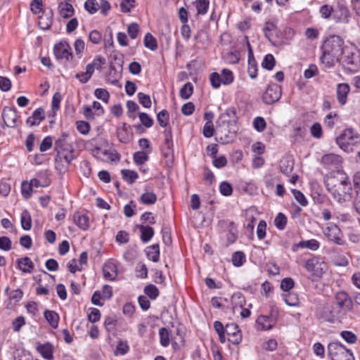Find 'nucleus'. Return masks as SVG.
<instances>
[{
  "label": "nucleus",
  "instance_id": "42",
  "mask_svg": "<svg viewBox=\"0 0 360 360\" xmlns=\"http://www.w3.org/2000/svg\"><path fill=\"white\" fill-rule=\"evenodd\" d=\"M169 119V112L167 110H161L157 115V120L160 127H166Z\"/></svg>",
  "mask_w": 360,
  "mask_h": 360
},
{
  "label": "nucleus",
  "instance_id": "56",
  "mask_svg": "<svg viewBox=\"0 0 360 360\" xmlns=\"http://www.w3.org/2000/svg\"><path fill=\"white\" fill-rule=\"evenodd\" d=\"M210 80L213 88L217 89L222 84L221 76L217 72H212L210 75Z\"/></svg>",
  "mask_w": 360,
  "mask_h": 360
},
{
  "label": "nucleus",
  "instance_id": "31",
  "mask_svg": "<svg viewBox=\"0 0 360 360\" xmlns=\"http://www.w3.org/2000/svg\"><path fill=\"white\" fill-rule=\"evenodd\" d=\"M121 173L122 179L129 184H134L139 177L137 172L133 170L122 169Z\"/></svg>",
  "mask_w": 360,
  "mask_h": 360
},
{
  "label": "nucleus",
  "instance_id": "34",
  "mask_svg": "<svg viewBox=\"0 0 360 360\" xmlns=\"http://www.w3.org/2000/svg\"><path fill=\"white\" fill-rule=\"evenodd\" d=\"M151 150L146 151H138L134 154V161L138 165L144 164L148 160V154L150 153Z\"/></svg>",
  "mask_w": 360,
  "mask_h": 360
},
{
  "label": "nucleus",
  "instance_id": "25",
  "mask_svg": "<svg viewBox=\"0 0 360 360\" xmlns=\"http://www.w3.org/2000/svg\"><path fill=\"white\" fill-rule=\"evenodd\" d=\"M256 323L259 330H270L274 326L273 319L266 316H259Z\"/></svg>",
  "mask_w": 360,
  "mask_h": 360
},
{
  "label": "nucleus",
  "instance_id": "12",
  "mask_svg": "<svg viewBox=\"0 0 360 360\" xmlns=\"http://www.w3.org/2000/svg\"><path fill=\"white\" fill-rule=\"evenodd\" d=\"M53 52L57 59L69 60L72 58L70 46L66 41H60L54 46Z\"/></svg>",
  "mask_w": 360,
  "mask_h": 360
},
{
  "label": "nucleus",
  "instance_id": "10",
  "mask_svg": "<svg viewBox=\"0 0 360 360\" xmlns=\"http://www.w3.org/2000/svg\"><path fill=\"white\" fill-rule=\"evenodd\" d=\"M1 116L4 123L6 127L11 128L16 127L19 116L15 108L8 106L4 107Z\"/></svg>",
  "mask_w": 360,
  "mask_h": 360
},
{
  "label": "nucleus",
  "instance_id": "43",
  "mask_svg": "<svg viewBox=\"0 0 360 360\" xmlns=\"http://www.w3.org/2000/svg\"><path fill=\"white\" fill-rule=\"evenodd\" d=\"M275 58L272 54H267L264 56L262 66L268 70H271L275 65Z\"/></svg>",
  "mask_w": 360,
  "mask_h": 360
},
{
  "label": "nucleus",
  "instance_id": "38",
  "mask_svg": "<svg viewBox=\"0 0 360 360\" xmlns=\"http://www.w3.org/2000/svg\"><path fill=\"white\" fill-rule=\"evenodd\" d=\"M143 43L146 47L152 51H155L158 48V44L155 38L149 32L145 35Z\"/></svg>",
  "mask_w": 360,
  "mask_h": 360
},
{
  "label": "nucleus",
  "instance_id": "44",
  "mask_svg": "<svg viewBox=\"0 0 360 360\" xmlns=\"http://www.w3.org/2000/svg\"><path fill=\"white\" fill-rule=\"evenodd\" d=\"M222 84L224 85H229L233 81V75L232 71L228 69H224L220 75Z\"/></svg>",
  "mask_w": 360,
  "mask_h": 360
},
{
  "label": "nucleus",
  "instance_id": "8",
  "mask_svg": "<svg viewBox=\"0 0 360 360\" xmlns=\"http://www.w3.org/2000/svg\"><path fill=\"white\" fill-rule=\"evenodd\" d=\"M342 163V159L341 156L337 154L328 153L321 158V164L329 170L340 171Z\"/></svg>",
  "mask_w": 360,
  "mask_h": 360
},
{
  "label": "nucleus",
  "instance_id": "35",
  "mask_svg": "<svg viewBox=\"0 0 360 360\" xmlns=\"http://www.w3.org/2000/svg\"><path fill=\"white\" fill-rule=\"evenodd\" d=\"M195 4L198 15H205L207 13L210 0H196Z\"/></svg>",
  "mask_w": 360,
  "mask_h": 360
},
{
  "label": "nucleus",
  "instance_id": "30",
  "mask_svg": "<svg viewBox=\"0 0 360 360\" xmlns=\"http://www.w3.org/2000/svg\"><path fill=\"white\" fill-rule=\"evenodd\" d=\"M146 254L148 257L153 261L157 262L160 256V248L158 244H154L149 246L146 249Z\"/></svg>",
  "mask_w": 360,
  "mask_h": 360
},
{
  "label": "nucleus",
  "instance_id": "62",
  "mask_svg": "<svg viewBox=\"0 0 360 360\" xmlns=\"http://www.w3.org/2000/svg\"><path fill=\"white\" fill-rule=\"evenodd\" d=\"M219 190L221 193L224 196H229L232 194L233 192L231 185L226 181H224L220 184Z\"/></svg>",
  "mask_w": 360,
  "mask_h": 360
},
{
  "label": "nucleus",
  "instance_id": "55",
  "mask_svg": "<svg viewBox=\"0 0 360 360\" xmlns=\"http://www.w3.org/2000/svg\"><path fill=\"white\" fill-rule=\"evenodd\" d=\"M334 9L333 6L325 4L321 6L319 13L323 18L328 19L330 17L331 14L333 13Z\"/></svg>",
  "mask_w": 360,
  "mask_h": 360
},
{
  "label": "nucleus",
  "instance_id": "53",
  "mask_svg": "<svg viewBox=\"0 0 360 360\" xmlns=\"http://www.w3.org/2000/svg\"><path fill=\"white\" fill-rule=\"evenodd\" d=\"M140 121L143 125L147 128H150L153 125V120L149 117L146 112H140L139 114Z\"/></svg>",
  "mask_w": 360,
  "mask_h": 360
},
{
  "label": "nucleus",
  "instance_id": "15",
  "mask_svg": "<svg viewBox=\"0 0 360 360\" xmlns=\"http://www.w3.org/2000/svg\"><path fill=\"white\" fill-rule=\"evenodd\" d=\"M349 18V11L346 6L342 4H338L337 8L333 11V18L335 22H347Z\"/></svg>",
  "mask_w": 360,
  "mask_h": 360
},
{
  "label": "nucleus",
  "instance_id": "2",
  "mask_svg": "<svg viewBox=\"0 0 360 360\" xmlns=\"http://www.w3.org/2000/svg\"><path fill=\"white\" fill-rule=\"evenodd\" d=\"M345 48L344 41L340 37L330 36L324 41L321 46V62L327 68H333L336 63L340 61V57L343 55Z\"/></svg>",
  "mask_w": 360,
  "mask_h": 360
},
{
  "label": "nucleus",
  "instance_id": "45",
  "mask_svg": "<svg viewBox=\"0 0 360 360\" xmlns=\"http://www.w3.org/2000/svg\"><path fill=\"white\" fill-rule=\"evenodd\" d=\"M145 294L150 299L155 300L159 295V290L154 285L150 284L144 288Z\"/></svg>",
  "mask_w": 360,
  "mask_h": 360
},
{
  "label": "nucleus",
  "instance_id": "60",
  "mask_svg": "<svg viewBox=\"0 0 360 360\" xmlns=\"http://www.w3.org/2000/svg\"><path fill=\"white\" fill-rule=\"evenodd\" d=\"M134 7H135V0H122L120 3L121 10L124 13L130 12Z\"/></svg>",
  "mask_w": 360,
  "mask_h": 360
},
{
  "label": "nucleus",
  "instance_id": "32",
  "mask_svg": "<svg viewBox=\"0 0 360 360\" xmlns=\"http://www.w3.org/2000/svg\"><path fill=\"white\" fill-rule=\"evenodd\" d=\"M139 200L144 205H153L157 201V195L153 192L146 191L140 196Z\"/></svg>",
  "mask_w": 360,
  "mask_h": 360
},
{
  "label": "nucleus",
  "instance_id": "3",
  "mask_svg": "<svg viewBox=\"0 0 360 360\" xmlns=\"http://www.w3.org/2000/svg\"><path fill=\"white\" fill-rule=\"evenodd\" d=\"M360 143V134L352 128L344 129L336 138V143L346 152L352 150V147Z\"/></svg>",
  "mask_w": 360,
  "mask_h": 360
},
{
  "label": "nucleus",
  "instance_id": "4",
  "mask_svg": "<svg viewBox=\"0 0 360 360\" xmlns=\"http://www.w3.org/2000/svg\"><path fill=\"white\" fill-rule=\"evenodd\" d=\"M328 354L331 360H354L352 353L336 342L328 344Z\"/></svg>",
  "mask_w": 360,
  "mask_h": 360
},
{
  "label": "nucleus",
  "instance_id": "18",
  "mask_svg": "<svg viewBox=\"0 0 360 360\" xmlns=\"http://www.w3.org/2000/svg\"><path fill=\"white\" fill-rule=\"evenodd\" d=\"M58 10L60 16L65 19L71 18L75 13V9L69 1L58 2Z\"/></svg>",
  "mask_w": 360,
  "mask_h": 360
},
{
  "label": "nucleus",
  "instance_id": "37",
  "mask_svg": "<svg viewBox=\"0 0 360 360\" xmlns=\"http://www.w3.org/2000/svg\"><path fill=\"white\" fill-rule=\"evenodd\" d=\"M193 92V86L191 82L186 83L180 89V96L183 99H188Z\"/></svg>",
  "mask_w": 360,
  "mask_h": 360
},
{
  "label": "nucleus",
  "instance_id": "54",
  "mask_svg": "<svg viewBox=\"0 0 360 360\" xmlns=\"http://www.w3.org/2000/svg\"><path fill=\"white\" fill-rule=\"evenodd\" d=\"M171 342L174 349H179L180 348L181 345H183L184 338L181 334H179V330H177L176 332V336H174L172 334Z\"/></svg>",
  "mask_w": 360,
  "mask_h": 360
},
{
  "label": "nucleus",
  "instance_id": "58",
  "mask_svg": "<svg viewBox=\"0 0 360 360\" xmlns=\"http://www.w3.org/2000/svg\"><path fill=\"white\" fill-rule=\"evenodd\" d=\"M253 124L255 129L259 132L263 131L266 125L264 119L262 117H257L255 118Z\"/></svg>",
  "mask_w": 360,
  "mask_h": 360
},
{
  "label": "nucleus",
  "instance_id": "46",
  "mask_svg": "<svg viewBox=\"0 0 360 360\" xmlns=\"http://www.w3.org/2000/svg\"><path fill=\"white\" fill-rule=\"evenodd\" d=\"M299 246L301 248H306L311 250H316L319 248V243L315 239L309 240L300 241Z\"/></svg>",
  "mask_w": 360,
  "mask_h": 360
},
{
  "label": "nucleus",
  "instance_id": "21",
  "mask_svg": "<svg viewBox=\"0 0 360 360\" xmlns=\"http://www.w3.org/2000/svg\"><path fill=\"white\" fill-rule=\"evenodd\" d=\"M117 136L120 142L129 143L132 139V133L130 131V127H127L126 123H123L122 127L117 129Z\"/></svg>",
  "mask_w": 360,
  "mask_h": 360
},
{
  "label": "nucleus",
  "instance_id": "24",
  "mask_svg": "<svg viewBox=\"0 0 360 360\" xmlns=\"http://www.w3.org/2000/svg\"><path fill=\"white\" fill-rule=\"evenodd\" d=\"M137 229L141 232V239L143 243L149 241L154 235V230L150 226L137 225Z\"/></svg>",
  "mask_w": 360,
  "mask_h": 360
},
{
  "label": "nucleus",
  "instance_id": "6",
  "mask_svg": "<svg viewBox=\"0 0 360 360\" xmlns=\"http://www.w3.org/2000/svg\"><path fill=\"white\" fill-rule=\"evenodd\" d=\"M340 61L345 68L349 71H356L359 68V56L349 47H346L344 50L343 55L340 57Z\"/></svg>",
  "mask_w": 360,
  "mask_h": 360
},
{
  "label": "nucleus",
  "instance_id": "22",
  "mask_svg": "<svg viewBox=\"0 0 360 360\" xmlns=\"http://www.w3.org/2000/svg\"><path fill=\"white\" fill-rule=\"evenodd\" d=\"M236 301H237V303L239 304L240 307L242 308V311H240V316L244 319L249 317L251 313H250V309L243 308V305H245V297H243V295L241 293H240V292L235 293L232 296V302H235Z\"/></svg>",
  "mask_w": 360,
  "mask_h": 360
},
{
  "label": "nucleus",
  "instance_id": "14",
  "mask_svg": "<svg viewBox=\"0 0 360 360\" xmlns=\"http://www.w3.org/2000/svg\"><path fill=\"white\" fill-rule=\"evenodd\" d=\"M237 121L236 110L235 108H228L224 113H222L217 123L220 124H226L227 127H234Z\"/></svg>",
  "mask_w": 360,
  "mask_h": 360
},
{
  "label": "nucleus",
  "instance_id": "64",
  "mask_svg": "<svg viewBox=\"0 0 360 360\" xmlns=\"http://www.w3.org/2000/svg\"><path fill=\"white\" fill-rule=\"evenodd\" d=\"M311 134L316 139H320L322 136V127L319 123H314L310 128Z\"/></svg>",
  "mask_w": 360,
  "mask_h": 360
},
{
  "label": "nucleus",
  "instance_id": "59",
  "mask_svg": "<svg viewBox=\"0 0 360 360\" xmlns=\"http://www.w3.org/2000/svg\"><path fill=\"white\" fill-rule=\"evenodd\" d=\"M292 193L296 199V200L302 205V206H306L308 203L305 196L304 194L296 189H292Z\"/></svg>",
  "mask_w": 360,
  "mask_h": 360
},
{
  "label": "nucleus",
  "instance_id": "40",
  "mask_svg": "<svg viewBox=\"0 0 360 360\" xmlns=\"http://www.w3.org/2000/svg\"><path fill=\"white\" fill-rule=\"evenodd\" d=\"M238 238V230L235 226L233 221L229 222V233L227 235V240L229 243H233Z\"/></svg>",
  "mask_w": 360,
  "mask_h": 360
},
{
  "label": "nucleus",
  "instance_id": "23",
  "mask_svg": "<svg viewBox=\"0 0 360 360\" xmlns=\"http://www.w3.org/2000/svg\"><path fill=\"white\" fill-rule=\"evenodd\" d=\"M6 294L9 297V302L6 305V308L11 309L13 307L12 301L15 303L19 302L22 297V292L20 289L11 290L9 292V288H6L5 290Z\"/></svg>",
  "mask_w": 360,
  "mask_h": 360
},
{
  "label": "nucleus",
  "instance_id": "51",
  "mask_svg": "<svg viewBox=\"0 0 360 360\" xmlns=\"http://www.w3.org/2000/svg\"><path fill=\"white\" fill-rule=\"evenodd\" d=\"M285 302L289 306H297L299 303V298L296 294L288 293L284 295Z\"/></svg>",
  "mask_w": 360,
  "mask_h": 360
},
{
  "label": "nucleus",
  "instance_id": "33",
  "mask_svg": "<svg viewBox=\"0 0 360 360\" xmlns=\"http://www.w3.org/2000/svg\"><path fill=\"white\" fill-rule=\"evenodd\" d=\"M21 226L24 230H30L32 227V219L29 212L24 210L21 213Z\"/></svg>",
  "mask_w": 360,
  "mask_h": 360
},
{
  "label": "nucleus",
  "instance_id": "48",
  "mask_svg": "<svg viewBox=\"0 0 360 360\" xmlns=\"http://www.w3.org/2000/svg\"><path fill=\"white\" fill-rule=\"evenodd\" d=\"M95 96L105 103H108L110 98V94L108 91L105 89L98 88L94 91Z\"/></svg>",
  "mask_w": 360,
  "mask_h": 360
},
{
  "label": "nucleus",
  "instance_id": "36",
  "mask_svg": "<svg viewBox=\"0 0 360 360\" xmlns=\"http://www.w3.org/2000/svg\"><path fill=\"white\" fill-rule=\"evenodd\" d=\"M18 268L20 270H30L34 269V264L28 257L18 260Z\"/></svg>",
  "mask_w": 360,
  "mask_h": 360
},
{
  "label": "nucleus",
  "instance_id": "47",
  "mask_svg": "<svg viewBox=\"0 0 360 360\" xmlns=\"http://www.w3.org/2000/svg\"><path fill=\"white\" fill-rule=\"evenodd\" d=\"M165 134V143L163 146V148H167L168 150H172L173 148V141H172V130L166 129L164 131Z\"/></svg>",
  "mask_w": 360,
  "mask_h": 360
},
{
  "label": "nucleus",
  "instance_id": "5",
  "mask_svg": "<svg viewBox=\"0 0 360 360\" xmlns=\"http://www.w3.org/2000/svg\"><path fill=\"white\" fill-rule=\"evenodd\" d=\"M344 315L340 310L337 311L334 305L326 304L318 309L319 318L329 323H335L337 320L341 321Z\"/></svg>",
  "mask_w": 360,
  "mask_h": 360
},
{
  "label": "nucleus",
  "instance_id": "1",
  "mask_svg": "<svg viewBox=\"0 0 360 360\" xmlns=\"http://www.w3.org/2000/svg\"><path fill=\"white\" fill-rule=\"evenodd\" d=\"M325 184L333 199L338 202H345L351 198L352 186L345 173L338 171L336 174L327 176Z\"/></svg>",
  "mask_w": 360,
  "mask_h": 360
},
{
  "label": "nucleus",
  "instance_id": "27",
  "mask_svg": "<svg viewBox=\"0 0 360 360\" xmlns=\"http://www.w3.org/2000/svg\"><path fill=\"white\" fill-rule=\"evenodd\" d=\"M37 350L44 359L48 360L53 359V346L50 343L39 345Z\"/></svg>",
  "mask_w": 360,
  "mask_h": 360
},
{
  "label": "nucleus",
  "instance_id": "39",
  "mask_svg": "<svg viewBox=\"0 0 360 360\" xmlns=\"http://www.w3.org/2000/svg\"><path fill=\"white\" fill-rule=\"evenodd\" d=\"M288 221V219L286 216L280 212L274 219V225L279 230H283L285 228L286 224Z\"/></svg>",
  "mask_w": 360,
  "mask_h": 360
},
{
  "label": "nucleus",
  "instance_id": "50",
  "mask_svg": "<svg viewBox=\"0 0 360 360\" xmlns=\"http://www.w3.org/2000/svg\"><path fill=\"white\" fill-rule=\"evenodd\" d=\"M21 193L24 198L28 199L31 197L32 193V187L30 183L23 181L21 185Z\"/></svg>",
  "mask_w": 360,
  "mask_h": 360
},
{
  "label": "nucleus",
  "instance_id": "11",
  "mask_svg": "<svg viewBox=\"0 0 360 360\" xmlns=\"http://www.w3.org/2000/svg\"><path fill=\"white\" fill-rule=\"evenodd\" d=\"M218 134L221 143L227 144L231 142L236 136V130L233 127H228L226 124L217 123Z\"/></svg>",
  "mask_w": 360,
  "mask_h": 360
},
{
  "label": "nucleus",
  "instance_id": "41",
  "mask_svg": "<svg viewBox=\"0 0 360 360\" xmlns=\"http://www.w3.org/2000/svg\"><path fill=\"white\" fill-rule=\"evenodd\" d=\"M245 261V255L241 251L236 252L232 255L233 264L236 266H240Z\"/></svg>",
  "mask_w": 360,
  "mask_h": 360
},
{
  "label": "nucleus",
  "instance_id": "63",
  "mask_svg": "<svg viewBox=\"0 0 360 360\" xmlns=\"http://www.w3.org/2000/svg\"><path fill=\"white\" fill-rule=\"evenodd\" d=\"M127 32L129 37L134 39L137 37L138 34L139 32V26L136 22L131 23L127 28Z\"/></svg>",
  "mask_w": 360,
  "mask_h": 360
},
{
  "label": "nucleus",
  "instance_id": "49",
  "mask_svg": "<svg viewBox=\"0 0 360 360\" xmlns=\"http://www.w3.org/2000/svg\"><path fill=\"white\" fill-rule=\"evenodd\" d=\"M137 97H138V99H139V102L144 108H150V106H151V100H150V97L148 95L145 94H143L142 92H139L137 94Z\"/></svg>",
  "mask_w": 360,
  "mask_h": 360
},
{
  "label": "nucleus",
  "instance_id": "29",
  "mask_svg": "<svg viewBox=\"0 0 360 360\" xmlns=\"http://www.w3.org/2000/svg\"><path fill=\"white\" fill-rule=\"evenodd\" d=\"M160 344L163 347H167L171 342L172 333L166 328H161L159 330Z\"/></svg>",
  "mask_w": 360,
  "mask_h": 360
},
{
  "label": "nucleus",
  "instance_id": "13",
  "mask_svg": "<svg viewBox=\"0 0 360 360\" xmlns=\"http://www.w3.org/2000/svg\"><path fill=\"white\" fill-rule=\"evenodd\" d=\"M225 333L228 336V340L234 345H238L242 340L240 330L236 323L226 324L225 326Z\"/></svg>",
  "mask_w": 360,
  "mask_h": 360
},
{
  "label": "nucleus",
  "instance_id": "16",
  "mask_svg": "<svg viewBox=\"0 0 360 360\" xmlns=\"http://www.w3.org/2000/svg\"><path fill=\"white\" fill-rule=\"evenodd\" d=\"M73 220L77 226L83 231L89 228V217L83 212H77L73 214Z\"/></svg>",
  "mask_w": 360,
  "mask_h": 360
},
{
  "label": "nucleus",
  "instance_id": "52",
  "mask_svg": "<svg viewBox=\"0 0 360 360\" xmlns=\"http://www.w3.org/2000/svg\"><path fill=\"white\" fill-rule=\"evenodd\" d=\"M84 8L89 13L94 14L97 12L98 4L96 0H86Z\"/></svg>",
  "mask_w": 360,
  "mask_h": 360
},
{
  "label": "nucleus",
  "instance_id": "17",
  "mask_svg": "<svg viewBox=\"0 0 360 360\" xmlns=\"http://www.w3.org/2000/svg\"><path fill=\"white\" fill-rule=\"evenodd\" d=\"M45 117L44 109L38 108L33 112L32 116L27 119L26 123L30 127L39 125L42 120H45Z\"/></svg>",
  "mask_w": 360,
  "mask_h": 360
},
{
  "label": "nucleus",
  "instance_id": "57",
  "mask_svg": "<svg viewBox=\"0 0 360 360\" xmlns=\"http://www.w3.org/2000/svg\"><path fill=\"white\" fill-rule=\"evenodd\" d=\"M280 169L282 173L288 175L292 171L293 164L291 160H286L285 161H282Z\"/></svg>",
  "mask_w": 360,
  "mask_h": 360
},
{
  "label": "nucleus",
  "instance_id": "26",
  "mask_svg": "<svg viewBox=\"0 0 360 360\" xmlns=\"http://www.w3.org/2000/svg\"><path fill=\"white\" fill-rule=\"evenodd\" d=\"M67 137L68 135L66 134H63L61 137L55 141V149L58 150V154L56 158V161H58L59 159H61L60 152L59 150H68V146L66 143Z\"/></svg>",
  "mask_w": 360,
  "mask_h": 360
},
{
  "label": "nucleus",
  "instance_id": "9",
  "mask_svg": "<svg viewBox=\"0 0 360 360\" xmlns=\"http://www.w3.org/2000/svg\"><path fill=\"white\" fill-rule=\"evenodd\" d=\"M281 96V87L276 84H269L263 95V101L268 105L278 101Z\"/></svg>",
  "mask_w": 360,
  "mask_h": 360
},
{
  "label": "nucleus",
  "instance_id": "20",
  "mask_svg": "<svg viewBox=\"0 0 360 360\" xmlns=\"http://www.w3.org/2000/svg\"><path fill=\"white\" fill-rule=\"evenodd\" d=\"M307 270H323L327 268L326 264L319 257H311L305 264Z\"/></svg>",
  "mask_w": 360,
  "mask_h": 360
},
{
  "label": "nucleus",
  "instance_id": "28",
  "mask_svg": "<svg viewBox=\"0 0 360 360\" xmlns=\"http://www.w3.org/2000/svg\"><path fill=\"white\" fill-rule=\"evenodd\" d=\"M44 317L53 328H56L58 327L59 316L56 312L54 311L46 310L44 311Z\"/></svg>",
  "mask_w": 360,
  "mask_h": 360
},
{
  "label": "nucleus",
  "instance_id": "61",
  "mask_svg": "<svg viewBox=\"0 0 360 360\" xmlns=\"http://www.w3.org/2000/svg\"><path fill=\"white\" fill-rule=\"evenodd\" d=\"M248 72L252 79H255L257 76V65L256 60L248 61Z\"/></svg>",
  "mask_w": 360,
  "mask_h": 360
},
{
  "label": "nucleus",
  "instance_id": "19",
  "mask_svg": "<svg viewBox=\"0 0 360 360\" xmlns=\"http://www.w3.org/2000/svg\"><path fill=\"white\" fill-rule=\"evenodd\" d=\"M350 91V87L347 83L339 84L337 86V98L339 103L342 105L347 103V95Z\"/></svg>",
  "mask_w": 360,
  "mask_h": 360
},
{
  "label": "nucleus",
  "instance_id": "7",
  "mask_svg": "<svg viewBox=\"0 0 360 360\" xmlns=\"http://www.w3.org/2000/svg\"><path fill=\"white\" fill-rule=\"evenodd\" d=\"M335 307L340 310L347 311H353L356 314V310L353 307V302L351 297L346 292L341 291L335 295Z\"/></svg>",
  "mask_w": 360,
  "mask_h": 360
}]
</instances>
